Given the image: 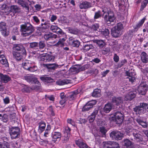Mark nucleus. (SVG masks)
<instances>
[{
    "mask_svg": "<svg viewBox=\"0 0 148 148\" xmlns=\"http://www.w3.org/2000/svg\"><path fill=\"white\" fill-rule=\"evenodd\" d=\"M122 145L126 148H130L134 144L133 142L129 139L126 138L124 139L122 141Z\"/></svg>",
    "mask_w": 148,
    "mask_h": 148,
    "instance_id": "f3484780",
    "label": "nucleus"
},
{
    "mask_svg": "<svg viewBox=\"0 0 148 148\" xmlns=\"http://www.w3.org/2000/svg\"><path fill=\"white\" fill-rule=\"evenodd\" d=\"M141 61L144 63H147L148 62V55L147 53L143 52H142L140 55Z\"/></svg>",
    "mask_w": 148,
    "mask_h": 148,
    "instance_id": "393cba45",
    "label": "nucleus"
},
{
    "mask_svg": "<svg viewBox=\"0 0 148 148\" xmlns=\"http://www.w3.org/2000/svg\"><path fill=\"white\" fill-rule=\"evenodd\" d=\"M70 45L73 47H78L80 45V42L78 40H74L72 42V43Z\"/></svg>",
    "mask_w": 148,
    "mask_h": 148,
    "instance_id": "864d4df0",
    "label": "nucleus"
},
{
    "mask_svg": "<svg viewBox=\"0 0 148 148\" xmlns=\"http://www.w3.org/2000/svg\"><path fill=\"white\" fill-rule=\"evenodd\" d=\"M35 84H37L34 86H33L31 87V89L32 90H39L41 88V85L40 83L37 80L34 83Z\"/></svg>",
    "mask_w": 148,
    "mask_h": 148,
    "instance_id": "c756f323",
    "label": "nucleus"
},
{
    "mask_svg": "<svg viewBox=\"0 0 148 148\" xmlns=\"http://www.w3.org/2000/svg\"><path fill=\"white\" fill-rule=\"evenodd\" d=\"M40 78L42 81L47 83L52 82L53 81V79L51 77L46 76L40 77Z\"/></svg>",
    "mask_w": 148,
    "mask_h": 148,
    "instance_id": "473e14b6",
    "label": "nucleus"
},
{
    "mask_svg": "<svg viewBox=\"0 0 148 148\" xmlns=\"http://www.w3.org/2000/svg\"><path fill=\"white\" fill-rule=\"evenodd\" d=\"M44 37L45 40L47 41L56 38L57 37V36L53 33L49 32L45 34Z\"/></svg>",
    "mask_w": 148,
    "mask_h": 148,
    "instance_id": "a211bd4d",
    "label": "nucleus"
},
{
    "mask_svg": "<svg viewBox=\"0 0 148 148\" xmlns=\"http://www.w3.org/2000/svg\"><path fill=\"white\" fill-rule=\"evenodd\" d=\"M11 12L14 13L19 12L21 11V8L17 5H12L10 7Z\"/></svg>",
    "mask_w": 148,
    "mask_h": 148,
    "instance_id": "7c9ffc66",
    "label": "nucleus"
},
{
    "mask_svg": "<svg viewBox=\"0 0 148 148\" xmlns=\"http://www.w3.org/2000/svg\"><path fill=\"white\" fill-rule=\"evenodd\" d=\"M41 60L45 62L54 61L55 57L50 54H46L41 57Z\"/></svg>",
    "mask_w": 148,
    "mask_h": 148,
    "instance_id": "2eb2a0df",
    "label": "nucleus"
},
{
    "mask_svg": "<svg viewBox=\"0 0 148 148\" xmlns=\"http://www.w3.org/2000/svg\"><path fill=\"white\" fill-rule=\"evenodd\" d=\"M71 81L69 79H64L57 81L56 83L59 85H64L71 83Z\"/></svg>",
    "mask_w": 148,
    "mask_h": 148,
    "instance_id": "e433bc0d",
    "label": "nucleus"
},
{
    "mask_svg": "<svg viewBox=\"0 0 148 148\" xmlns=\"http://www.w3.org/2000/svg\"><path fill=\"white\" fill-rule=\"evenodd\" d=\"M103 148H119V144L115 142L108 141L103 143Z\"/></svg>",
    "mask_w": 148,
    "mask_h": 148,
    "instance_id": "1a4fd4ad",
    "label": "nucleus"
},
{
    "mask_svg": "<svg viewBox=\"0 0 148 148\" xmlns=\"http://www.w3.org/2000/svg\"><path fill=\"white\" fill-rule=\"evenodd\" d=\"M146 110L148 111V105L145 103H141L139 106L134 108V112L139 114H144Z\"/></svg>",
    "mask_w": 148,
    "mask_h": 148,
    "instance_id": "20e7f679",
    "label": "nucleus"
},
{
    "mask_svg": "<svg viewBox=\"0 0 148 148\" xmlns=\"http://www.w3.org/2000/svg\"><path fill=\"white\" fill-rule=\"evenodd\" d=\"M14 57L18 61L20 60L22 58V54L20 52H18L15 51L12 52Z\"/></svg>",
    "mask_w": 148,
    "mask_h": 148,
    "instance_id": "c9c22d12",
    "label": "nucleus"
},
{
    "mask_svg": "<svg viewBox=\"0 0 148 148\" xmlns=\"http://www.w3.org/2000/svg\"><path fill=\"white\" fill-rule=\"evenodd\" d=\"M137 92L135 91H131L125 95V100L126 101L131 100L136 96Z\"/></svg>",
    "mask_w": 148,
    "mask_h": 148,
    "instance_id": "6ab92c4d",
    "label": "nucleus"
},
{
    "mask_svg": "<svg viewBox=\"0 0 148 148\" xmlns=\"http://www.w3.org/2000/svg\"><path fill=\"white\" fill-rule=\"evenodd\" d=\"M113 60L114 61L116 62H118L119 60V57L116 53H115L114 54L113 57Z\"/></svg>",
    "mask_w": 148,
    "mask_h": 148,
    "instance_id": "774afa93",
    "label": "nucleus"
},
{
    "mask_svg": "<svg viewBox=\"0 0 148 148\" xmlns=\"http://www.w3.org/2000/svg\"><path fill=\"white\" fill-rule=\"evenodd\" d=\"M79 65H75L72 66L70 69L72 72H76V73H78L79 72Z\"/></svg>",
    "mask_w": 148,
    "mask_h": 148,
    "instance_id": "a19ab883",
    "label": "nucleus"
},
{
    "mask_svg": "<svg viewBox=\"0 0 148 148\" xmlns=\"http://www.w3.org/2000/svg\"><path fill=\"white\" fill-rule=\"evenodd\" d=\"M133 136L134 138L137 142L140 143L141 144L146 145L147 144V140H143V137L141 135L139 132H134L133 134Z\"/></svg>",
    "mask_w": 148,
    "mask_h": 148,
    "instance_id": "9b49d317",
    "label": "nucleus"
},
{
    "mask_svg": "<svg viewBox=\"0 0 148 148\" xmlns=\"http://www.w3.org/2000/svg\"><path fill=\"white\" fill-rule=\"evenodd\" d=\"M49 110L51 116H53L55 115V113H54L53 109L52 108V106H50L49 108Z\"/></svg>",
    "mask_w": 148,
    "mask_h": 148,
    "instance_id": "69168bd1",
    "label": "nucleus"
},
{
    "mask_svg": "<svg viewBox=\"0 0 148 148\" xmlns=\"http://www.w3.org/2000/svg\"><path fill=\"white\" fill-rule=\"evenodd\" d=\"M0 32L2 35L4 37H7L9 35V33L7 31V29H1Z\"/></svg>",
    "mask_w": 148,
    "mask_h": 148,
    "instance_id": "603ef678",
    "label": "nucleus"
},
{
    "mask_svg": "<svg viewBox=\"0 0 148 148\" xmlns=\"http://www.w3.org/2000/svg\"><path fill=\"white\" fill-rule=\"evenodd\" d=\"M95 47L93 45L90 44H85L84 45L83 47V50L85 51L92 50Z\"/></svg>",
    "mask_w": 148,
    "mask_h": 148,
    "instance_id": "72a5a7b5",
    "label": "nucleus"
},
{
    "mask_svg": "<svg viewBox=\"0 0 148 148\" xmlns=\"http://www.w3.org/2000/svg\"><path fill=\"white\" fill-rule=\"evenodd\" d=\"M0 79L2 82L6 83L10 80L11 78L8 75L0 73Z\"/></svg>",
    "mask_w": 148,
    "mask_h": 148,
    "instance_id": "4be33fe9",
    "label": "nucleus"
},
{
    "mask_svg": "<svg viewBox=\"0 0 148 148\" xmlns=\"http://www.w3.org/2000/svg\"><path fill=\"white\" fill-rule=\"evenodd\" d=\"M101 12L100 11H98V12H95L94 18L95 19H97L101 17Z\"/></svg>",
    "mask_w": 148,
    "mask_h": 148,
    "instance_id": "052dcab7",
    "label": "nucleus"
},
{
    "mask_svg": "<svg viewBox=\"0 0 148 148\" xmlns=\"http://www.w3.org/2000/svg\"><path fill=\"white\" fill-rule=\"evenodd\" d=\"M110 136L113 140H118L121 139L123 134L119 131H113L111 132Z\"/></svg>",
    "mask_w": 148,
    "mask_h": 148,
    "instance_id": "6e6552de",
    "label": "nucleus"
},
{
    "mask_svg": "<svg viewBox=\"0 0 148 148\" xmlns=\"http://www.w3.org/2000/svg\"><path fill=\"white\" fill-rule=\"evenodd\" d=\"M101 34L104 35L105 36H108L110 32L109 30L108 29H106L102 30L101 32Z\"/></svg>",
    "mask_w": 148,
    "mask_h": 148,
    "instance_id": "6e6d98bb",
    "label": "nucleus"
},
{
    "mask_svg": "<svg viewBox=\"0 0 148 148\" xmlns=\"http://www.w3.org/2000/svg\"><path fill=\"white\" fill-rule=\"evenodd\" d=\"M13 49L14 50L20 51L22 55H25L26 54L25 49L22 44H15L14 45Z\"/></svg>",
    "mask_w": 148,
    "mask_h": 148,
    "instance_id": "f8f14e48",
    "label": "nucleus"
},
{
    "mask_svg": "<svg viewBox=\"0 0 148 148\" xmlns=\"http://www.w3.org/2000/svg\"><path fill=\"white\" fill-rule=\"evenodd\" d=\"M95 42L97 44L98 46L100 48H102L106 45V43L104 40H96Z\"/></svg>",
    "mask_w": 148,
    "mask_h": 148,
    "instance_id": "2f4dec72",
    "label": "nucleus"
},
{
    "mask_svg": "<svg viewBox=\"0 0 148 148\" xmlns=\"http://www.w3.org/2000/svg\"><path fill=\"white\" fill-rule=\"evenodd\" d=\"M58 27L57 26L52 25L51 26L50 29L53 32H56Z\"/></svg>",
    "mask_w": 148,
    "mask_h": 148,
    "instance_id": "338daca9",
    "label": "nucleus"
},
{
    "mask_svg": "<svg viewBox=\"0 0 148 148\" xmlns=\"http://www.w3.org/2000/svg\"><path fill=\"white\" fill-rule=\"evenodd\" d=\"M20 132V129L18 127H12L10 128L9 133L12 139L18 138Z\"/></svg>",
    "mask_w": 148,
    "mask_h": 148,
    "instance_id": "39448f33",
    "label": "nucleus"
},
{
    "mask_svg": "<svg viewBox=\"0 0 148 148\" xmlns=\"http://www.w3.org/2000/svg\"><path fill=\"white\" fill-rule=\"evenodd\" d=\"M71 129L68 127H66L64 129V134L70 135V131Z\"/></svg>",
    "mask_w": 148,
    "mask_h": 148,
    "instance_id": "09e8293b",
    "label": "nucleus"
},
{
    "mask_svg": "<svg viewBox=\"0 0 148 148\" xmlns=\"http://www.w3.org/2000/svg\"><path fill=\"white\" fill-rule=\"evenodd\" d=\"M43 65L50 70H55L58 67V65L55 64H43Z\"/></svg>",
    "mask_w": 148,
    "mask_h": 148,
    "instance_id": "a878e982",
    "label": "nucleus"
},
{
    "mask_svg": "<svg viewBox=\"0 0 148 148\" xmlns=\"http://www.w3.org/2000/svg\"><path fill=\"white\" fill-rule=\"evenodd\" d=\"M0 148H10V145L8 143L4 142L0 144Z\"/></svg>",
    "mask_w": 148,
    "mask_h": 148,
    "instance_id": "5fc2aeb1",
    "label": "nucleus"
},
{
    "mask_svg": "<svg viewBox=\"0 0 148 148\" xmlns=\"http://www.w3.org/2000/svg\"><path fill=\"white\" fill-rule=\"evenodd\" d=\"M35 30L34 27L29 23H25L21 25L20 30L22 32V35L24 37L31 35Z\"/></svg>",
    "mask_w": 148,
    "mask_h": 148,
    "instance_id": "f03ea898",
    "label": "nucleus"
},
{
    "mask_svg": "<svg viewBox=\"0 0 148 148\" xmlns=\"http://www.w3.org/2000/svg\"><path fill=\"white\" fill-rule=\"evenodd\" d=\"M78 94L77 91H75L69 95L68 97V99L69 100L71 101L74 100L76 97V95Z\"/></svg>",
    "mask_w": 148,
    "mask_h": 148,
    "instance_id": "ea45409f",
    "label": "nucleus"
},
{
    "mask_svg": "<svg viewBox=\"0 0 148 148\" xmlns=\"http://www.w3.org/2000/svg\"><path fill=\"white\" fill-rule=\"evenodd\" d=\"M75 142L76 145H77L79 148H90L84 142V141L82 139H79L77 140H76Z\"/></svg>",
    "mask_w": 148,
    "mask_h": 148,
    "instance_id": "dca6fc26",
    "label": "nucleus"
},
{
    "mask_svg": "<svg viewBox=\"0 0 148 148\" xmlns=\"http://www.w3.org/2000/svg\"><path fill=\"white\" fill-rule=\"evenodd\" d=\"M6 29V23L3 22L0 23V30L4 29Z\"/></svg>",
    "mask_w": 148,
    "mask_h": 148,
    "instance_id": "13d9d810",
    "label": "nucleus"
},
{
    "mask_svg": "<svg viewBox=\"0 0 148 148\" xmlns=\"http://www.w3.org/2000/svg\"><path fill=\"white\" fill-rule=\"evenodd\" d=\"M102 12H103V14L107 13V14L105 15L104 16L103 18L105 22L108 26H110L111 23L114 22L115 20L114 14L109 8L104 7L102 8Z\"/></svg>",
    "mask_w": 148,
    "mask_h": 148,
    "instance_id": "f257e3e1",
    "label": "nucleus"
},
{
    "mask_svg": "<svg viewBox=\"0 0 148 148\" xmlns=\"http://www.w3.org/2000/svg\"><path fill=\"white\" fill-rule=\"evenodd\" d=\"M99 111V109L98 108H95L93 112L91 114L95 117L96 115L98 114Z\"/></svg>",
    "mask_w": 148,
    "mask_h": 148,
    "instance_id": "e2e57ef3",
    "label": "nucleus"
},
{
    "mask_svg": "<svg viewBox=\"0 0 148 148\" xmlns=\"http://www.w3.org/2000/svg\"><path fill=\"white\" fill-rule=\"evenodd\" d=\"M1 12L4 14L8 15L11 12L10 8L8 7L5 9L2 10Z\"/></svg>",
    "mask_w": 148,
    "mask_h": 148,
    "instance_id": "4d7b16f0",
    "label": "nucleus"
},
{
    "mask_svg": "<svg viewBox=\"0 0 148 148\" xmlns=\"http://www.w3.org/2000/svg\"><path fill=\"white\" fill-rule=\"evenodd\" d=\"M124 27L123 24L121 23H118L117 25L113 27L111 30V34L114 37L117 38L121 36Z\"/></svg>",
    "mask_w": 148,
    "mask_h": 148,
    "instance_id": "7ed1b4c3",
    "label": "nucleus"
},
{
    "mask_svg": "<svg viewBox=\"0 0 148 148\" xmlns=\"http://www.w3.org/2000/svg\"><path fill=\"white\" fill-rule=\"evenodd\" d=\"M112 104L111 103H108L106 104L103 108L104 112L106 113H108L112 109Z\"/></svg>",
    "mask_w": 148,
    "mask_h": 148,
    "instance_id": "f704fd0d",
    "label": "nucleus"
},
{
    "mask_svg": "<svg viewBox=\"0 0 148 148\" xmlns=\"http://www.w3.org/2000/svg\"><path fill=\"white\" fill-rule=\"evenodd\" d=\"M148 85L146 83L142 82L138 86V90L139 94L145 95L146 93Z\"/></svg>",
    "mask_w": 148,
    "mask_h": 148,
    "instance_id": "9d476101",
    "label": "nucleus"
},
{
    "mask_svg": "<svg viewBox=\"0 0 148 148\" xmlns=\"http://www.w3.org/2000/svg\"><path fill=\"white\" fill-rule=\"evenodd\" d=\"M8 116L7 114H4L3 115V116L1 117V119L3 122L6 123L8 121Z\"/></svg>",
    "mask_w": 148,
    "mask_h": 148,
    "instance_id": "49530a36",
    "label": "nucleus"
},
{
    "mask_svg": "<svg viewBox=\"0 0 148 148\" xmlns=\"http://www.w3.org/2000/svg\"><path fill=\"white\" fill-rule=\"evenodd\" d=\"M69 32L74 34H77L78 33V30L77 29L69 27L68 28Z\"/></svg>",
    "mask_w": 148,
    "mask_h": 148,
    "instance_id": "79ce46f5",
    "label": "nucleus"
},
{
    "mask_svg": "<svg viewBox=\"0 0 148 148\" xmlns=\"http://www.w3.org/2000/svg\"><path fill=\"white\" fill-rule=\"evenodd\" d=\"M1 63L3 65H4L5 66L7 67H8L9 64L7 60L5 58H4L2 60H1Z\"/></svg>",
    "mask_w": 148,
    "mask_h": 148,
    "instance_id": "de8ad7c7",
    "label": "nucleus"
},
{
    "mask_svg": "<svg viewBox=\"0 0 148 148\" xmlns=\"http://www.w3.org/2000/svg\"><path fill=\"white\" fill-rule=\"evenodd\" d=\"M97 103L96 101L93 100L88 101L83 107L82 108V112H86L89 111Z\"/></svg>",
    "mask_w": 148,
    "mask_h": 148,
    "instance_id": "ddd939ff",
    "label": "nucleus"
},
{
    "mask_svg": "<svg viewBox=\"0 0 148 148\" xmlns=\"http://www.w3.org/2000/svg\"><path fill=\"white\" fill-rule=\"evenodd\" d=\"M91 7V4L86 1H83L80 3L79 7L81 9H86Z\"/></svg>",
    "mask_w": 148,
    "mask_h": 148,
    "instance_id": "b1692460",
    "label": "nucleus"
},
{
    "mask_svg": "<svg viewBox=\"0 0 148 148\" xmlns=\"http://www.w3.org/2000/svg\"><path fill=\"white\" fill-rule=\"evenodd\" d=\"M115 121L117 124H121L123 120L124 115L121 112L117 111L114 114Z\"/></svg>",
    "mask_w": 148,
    "mask_h": 148,
    "instance_id": "0eeeda50",
    "label": "nucleus"
},
{
    "mask_svg": "<svg viewBox=\"0 0 148 148\" xmlns=\"http://www.w3.org/2000/svg\"><path fill=\"white\" fill-rule=\"evenodd\" d=\"M138 131L136 129H133L130 127H128L125 130V132L126 135L129 136H130L132 135H133V134L134 132H137Z\"/></svg>",
    "mask_w": 148,
    "mask_h": 148,
    "instance_id": "c85d7f7f",
    "label": "nucleus"
},
{
    "mask_svg": "<svg viewBox=\"0 0 148 148\" xmlns=\"http://www.w3.org/2000/svg\"><path fill=\"white\" fill-rule=\"evenodd\" d=\"M92 95L96 97H100L101 96V90L98 89H95L92 93Z\"/></svg>",
    "mask_w": 148,
    "mask_h": 148,
    "instance_id": "4c0bfd02",
    "label": "nucleus"
},
{
    "mask_svg": "<svg viewBox=\"0 0 148 148\" xmlns=\"http://www.w3.org/2000/svg\"><path fill=\"white\" fill-rule=\"evenodd\" d=\"M48 22H45L42 23L40 25L41 27L45 29H47L49 27Z\"/></svg>",
    "mask_w": 148,
    "mask_h": 148,
    "instance_id": "3c124183",
    "label": "nucleus"
},
{
    "mask_svg": "<svg viewBox=\"0 0 148 148\" xmlns=\"http://www.w3.org/2000/svg\"><path fill=\"white\" fill-rule=\"evenodd\" d=\"M45 127V124L44 122H41L39 123V129L41 131V132H42L44 130Z\"/></svg>",
    "mask_w": 148,
    "mask_h": 148,
    "instance_id": "a18cd8bd",
    "label": "nucleus"
},
{
    "mask_svg": "<svg viewBox=\"0 0 148 148\" xmlns=\"http://www.w3.org/2000/svg\"><path fill=\"white\" fill-rule=\"evenodd\" d=\"M137 122L144 128H147V124L146 121H144L140 119L136 120Z\"/></svg>",
    "mask_w": 148,
    "mask_h": 148,
    "instance_id": "58836bf2",
    "label": "nucleus"
},
{
    "mask_svg": "<svg viewBox=\"0 0 148 148\" xmlns=\"http://www.w3.org/2000/svg\"><path fill=\"white\" fill-rule=\"evenodd\" d=\"M22 65L24 69L30 72L35 71L37 70V66L29 61L23 63Z\"/></svg>",
    "mask_w": 148,
    "mask_h": 148,
    "instance_id": "423d86ee",
    "label": "nucleus"
},
{
    "mask_svg": "<svg viewBox=\"0 0 148 148\" xmlns=\"http://www.w3.org/2000/svg\"><path fill=\"white\" fill-rule=\"evenodd\" d=\"M110 51V49L109 48L107 47L102 50V53L105 55L109 53Z\"/></svg>",
    "mask_w": 148,
    "mask_h": 148,
    "instance_id": "680f3d73",
    "label": "nucleus"
},
{
    "mask_svg": "<svg viewBox=\"0 0 148 148\" xmlns=\"http://www.w3.org/2000/svg\"><path fill=\"white\" fill-rule=\"evenodd\" d=\"M38 46L40 49H42L46 47L45 42L43 41H40L38 43Z\"/></svg>",
    "mask_w": 148,
    "mask_h": 148,
    "instance_id": "37998d69",
    "label": "nucleus"
},
{
    "mask_svg": "<svg viewBox=\"0 0 148 148\" xmlns=\"http://www.w3.org/2000/svg\"><path fill=\"white\" fill-rule=\"evenodd\" d=\"M105 121H104L102 119H98L97 124L98 126H102L105 125Z\"/></svg>",
    "mask_w": 148,
    "mask_h": 148,
    "instance_id": "bf43d9fd",
    "label": "nucleus"
},
{
    "mask_svg": "<svg viewBox=\"0 0 148 148\" xmlns=\"http://www.w3.org/2000/svg\"><path fill=\"white\" fill-rule=\"evenodd\" d=\"M145 19H146L145 18H144L142 19L134 27V31L132 30L129 31V34L130 35H132V34L134 31L136 32L138 30V29L144 23Z\"/></svg>",
    "mask_w": 148,
    "mask_h": 148,
    "instance_id": "aec40b11",
    "label": "nucleus"
},
{
    "mask_svg": "<svg viewBox=\"0 0 148 148\" xmlns=\"http://www.w3.org/2000/svg\"><path fill=\"white\" fill-rule=\"evenodd\" d=\"M127 62L126 59H124L121 60L118 64V68H121Z\"/></svg>",
    "mask_w": 148,
    "mask_h": 148,
    "instance_id": "8fccbe9b",
    "label": "nucleus"
},
{
    "mask_svg": "<svg viewBox=\"0 0 148 148\" xmlns=\"http://www.w3.org/2000/svg\"><path fill=\"white\" fill-rule=\"evenodd\" d=\"M61 135L60 133L59 132H55L53 134L52 136L53 140L55 142L58 140L59 141L60 139Z\"/></svg>",
    "mask_w": 148,
    "mask_h": 148,
    "instance_id": "cd10ccee",
    "label": "nucleus"
},
{
    "mask_svg": "<svg viewBox=\"0 0 148 148\" xmlns=\"http://www.w3.org/2000/svg\"><path fill=\"white\" fill-rule=\"evenodd\" d=\"M17 3L27 10H29V4L30 2L29 0H18Z\"/></svg>",
    "mask_w": 148,
    "mask_h": 148,
    "instance_id": "4468645a",
    "label": "nucleus"
},
{
    "mask_svg": "<svg viewBox=\"0 0 148 148\" xmlns=\"http://www.w3.org/2000/svg\"><path fill=\"white\" fill-rule=\"evenodd\" d=\"M95 118L91 114L88 117V120L90 123L92 122L95 120Z\"/></svg>",
    "mask_w": 148,
    "mask_h": 148,
    "instance_id": "0e129e2a",
    "label": "nucleus"
},
{
    "mask_svg": "<svg viewBox=\"0 0 148 148\" xmlns=\"http://www.w3.org/2000/svg\"><path fill=\"white\" fill-rule=\"evenodd\" d=\"M29 47L31 49H34L36 47H38V43L36 42H30L29 43Z\"/></svg>",
    "mask_w": 148,
    "mask_h": 148,
    "instance_id": "c03bdc74",
    "label": "nucleus"
},
{
    "mask_svg": "<svg viewBox=\"0 0 148 148\" xmlns=\"http://www.w3.org/2000/svg\"><path fill=\"white\" fill-rule=\"evenodd\" d=\"M125 73L126 74L125 76H126V79H127V80H129V81L133 83L135 81V77L133 76L132 72H129L127 71H126Z\"/></svg>",
    "mask_w": 148,
    "mask_h": 148,
    "instance_id": "5701e85b",
    "label": "nucleus"
},
{
    "mask_svg": "<svg viewBox=\"0 0 148 148\" xmlns=\"http://www.w3.org/2000/svg\"><path fill=\"white\" fill-rule=\"evenodd\" d=\"M24 78L29 83H32V82L34 83L37 80L36 78H35L34 76L33 75L26 76H24Z\"/></svg>",
    "mask_w": 148,
    "mask_h": 148,
    "instance_id": "bb28decb",
    "label": "nucleus"
},
{
    "mask_svg": "<svg viewBox=\"0 0 148 148\" xmlns=\"http://www.w3.org/2000/svg\"><path fill=\"white\" fill-rule=\"evenodd\" d=\"M123 102V99L122 97H114L112 98V102L116 105L120 104Z\"/></svg>",
    "mask_w": 148,
    "mask_h": 148,
    "instance_id": "412c9836",
    "label": "nucleus"
}]
</instances>
